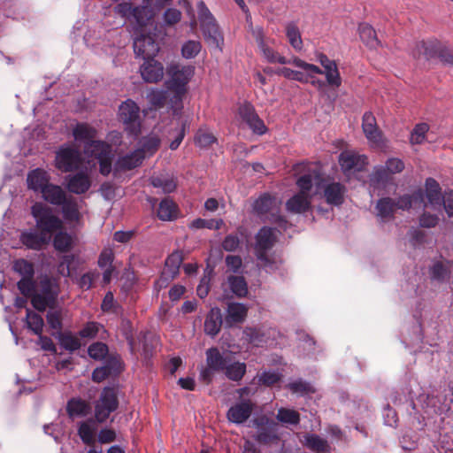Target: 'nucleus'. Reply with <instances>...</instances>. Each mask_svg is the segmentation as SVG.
I'll use <instances>...</instances> for the list:
<instances>
[{
    "label": "nucleus",
    "instance_id": "nucleus-45",
    "mask_svg": "<svg viewBox=\"0 0 453 453\" xmlns=\"http://www.w3.org/2000/svg\"><path fill=\"white\" fill-rule=\"evenodd\" d=\"M321 71V74H325L329 86L339 88L342 85V78L335 61L332 62L331 65L323 66Z\"/></svg>",
    "mask_w": 453,
    "mask_h": 453
},
{
    "label": "nucleus",
    "instance_id": "nucleus-33",
    "mask_svg": "<svg viewBox=\"0 0 453 453\" xmlns=\"http://www.w3.org/2000/svg\"><path fill=\"white\" fill-rule=\"evenodd\" d=\"M157 214L160 220L173 221L179 218L180 210L173 199L166 197L159 203Z\"/></svg>",
    "mask_w": 453,
    "mask_h": 453
},
{
    "label": "nucleus",
    "instance_id": "nucleus-29",
    "mask_svg": "<svg viewBox=\"0 0 453 453\" xmlns=\"http://www.w3.org/2000/svg\"><path fill=\"white\" fill-rule=\"evenodd\" d=\"M144 159V153L141 150H135L125 156L119 157L116 162L117 171H127L139 166Z\"/></svg>",
    "mask_w": 453,
    "mask_h": 453
},
{
    "label": "nucleus",
    "instance_id": "nucleus-60",
    "mask_svg": "<svg viewBox=\"0 0 453 453\" xmlns=\"http://www.w3.org/2000/svg\"><path fill=\"white\" fill-rule=\"evenodd\" d=\"M88 353L91 358L101 360L107 355L108 347L103 342H95L88 347Z\"/></svg>",
    "mask_w": 453,
    "mask_h": 453
},
{
    "label": "nucleus",
    "instance_id": "nucleus-63",
    "mask_svg": "<svg viewBox=\"0 0 453 453\" xmlns=\"http://www.w3.org/2000/svg\"><path fill=\"white\" fill-rule=\"evenodd\" d=\"M288 388L293 392L296 394H308V393H313L314 389L312 386L302 380H296L294 382H291L288 385Z\"/></svg>",
    "mask_w": 453,
    "mask_h": 453
},
{
    "label": "nucleus",
    "instance_id": "nucleus-4",
    "mask_svg": "<svg viewBox=\"0 0 453 453\" xmlns=\"http://www.w3.org/2000/svg\"><path fill=\"white\" fill-rule=\"evenodd\" d=\"M304 168L308 169L309 175H316L313 185L317 191H323V196L328 204L339 206L343 203L346 192L343 184L326 179L322 174L320 166L315 163L306 164Z\"/></svg>",
    "mask_w": 453,
    "mask_h": 453
},
{
    "label": "nucleus",
    "instance_id": "nucleus-2",
    "mask_svg": "<svg viewBox=\"0 0 453 453\" xmlns=\"http://www.w3.org/2000/svg\"><path fill=\"white\" fill-rule=\"evenodd\" d=\"M97 130L88 123L80 122L73 127L74 140L84 143V154L97 160L100 173L106 176L111 172L112 148L104 141L95 140Z\"/></svg>",
    "mask_w": 453,
    "mask_h": 453
},
{
    "label": "nucleus",
    "instance_id": "nucleus-24",
    "mask_svg": "<svg viewBox=\"0 0 453 453\" xmlns=\"http://www.w3.org/2000/svg\"><path fill=\"white\" fill-rule=\"evenodd\" d=\"M140 73L146 82H157L164 76V66L154 58L145 59L140 67Z\"/></svg>",
    "mask_w": 453,
    "mask_h": 453
},
{
    "label": "nucleus",
    "instance_id": "nucleus-5",
    "mask_svg": "<svg viewBox=\"0 0 453 453\" xmlns=\"http://www.w3.org/2000/svg\"><path fill=\"white\" fill-rule=\"evenodd\" d=\"M276 242L275 229L262 227L256 235L255 255L257 259V266L266 273H273L279 269L280 261L272 257L267 252Z\"/></svg>",
    "mask_w": 453,
    "mask_h": 453
},
{
    "label": "nucleus",
    "instance_id": "nucleus-62",
    "mask_svg": "<svg viewBox=\"0 0 453 453\" xmlns=\"http://www.w3.org/2000/svg\"><path fill=\"white\" fill-rule=\"evenodd\" d=\"M41 294L50 296L54 293V299H57L58 295V287L55 280L45 277L40 282Z\"/></svg>",
    "mask_w": 453,
    "mask_h": 453
},
{
    "label": "nucleus",
    "instance_id": "nucleus-30",
    "mask_svg": "<svg viewBox=\"0 0 453 453\" xmlns=\"http://www.w3.org/2000/svg\"><path fill=\"white\" fill-rule=\"evenodd\" d=\"M96 419L88 418L78 423V435L81 441L88 446L94 445L96 442V434L97 426Z\"/></svg>",
    "mask_w": 453,
    "mask_h": 453
},
{
    "label": "nucleus",
    "instance_id": "nucleus-61",
    "mask_svg": "<svg viewBox=\"0 0 453 453\" xmlns=\"http://www.w3.org/2000/svg\"><path fill=\"white\" fill-rule=\"evenodd\" d=\"M182 13L176 8H168L163 14V22L165 26H173L181 19Z\"/></svg>",
    "mask_w": 453,
    "mask_h": 453
},
{
    "label": "nucleus",
    "instance_id": "nucleus-31",
    "mask_svg": "<svg viewBox=\"0 0 453 453\" xmlns=\"http://www.w3.org/2000/svg\"><path fill=\"white\" fill-rule=\"evenodd\" d=\"M150 183L163 194H170L177 188V180L173 175L160 173L150 178Z\"/></svg>",
    "mask_w": 453,
    "mask_h": 453
},
{
    "label": "nucleus",
    "instance_id": "nucleus-50",
    "mask_svg": "<svg viewBox=\"0 0 453 453\" xmlns=\"http://www.w3.org/2000/svg\"><path fill=\"white\" fill-rule=\"evenodd\" d=\"M55 302L56 299H54V293L50 296H45L41 293H35L32 295V305L39 311H44L47 307H51Z\"/></svg>",
    "mask_w": 453,
    "mask_h": 453
},
{
    "label": "nucleus",
    "instance_id": "nucleus-58",
    "mask_svg": "<svg viewBox=\"0 0 453 453\" xmlns=\"http://www.w3.org/2000/svg\"><path fill=\"white\" fill-rule=\"evenodd\" d=\"M13 269L20 274L22 278L34 276V266L32 263L25 259H18L14 262Z\"/></svg>",
    "mask_w": 453,
    "mask_h": 453
},
{
    "label": "nucleus",
    "instance_id": "nucleus-57",
    "mask_svg": "<svg viewBox=\"0 0 453 453\" xmlns=\"http://www.w3.org/2000/svg\"><path fill=\"white\" fill-rule=\"evenodd\" d=\"M216 141V137L206 129H199L195 136V143L200 148H208Z\"/></svg>",
    "mask_w": 453,
    "mask_h": 453
},
{
    "label": "nucleus",
    "instance_id": "nucleus-48",
    "mask_svg": "<svg viewBox=\"0 0 453 453\" xmlns=\"http://www.w3.org/2000/svg\"><path fill=\"white\" fill-rule=\"evenodd\" d=\"M53 239L54 248L61 252L68 251L73 244V237L72 234L58 230Z\"/></svg>",
    "mask_w": 453,
    "mask_h": 453
},
{
    "label": "nucleus",
    "instance_id": "nucleus-42",
    "mask_svg": "<svg viewBox=\"0 0 453 453\" xmlns=\"http://www.w3.org/2000/svg\"><path fill=\"white\" fill-rule=\"evenodd\" d=\"M424 203V194L421 189L415 191L411 196L404 195L397 199L395 203V208L401 210H409L412 204L422 205Z\"/></svg>",
    "mask_w": 453,
    "mask_h": 453
},
{
    "label": "nucleus",
    "instance_id": "nucleus-26",
    "mask_svg": "<svg viewBox=\"0 0 453 453\" xmlns=\"http://www.w3.org/2000/svg\"><path fill=\"white\" fill-rule=\"evenodd\" d=\"M152 3L153 0H143L142 6H136L133 10L132 19L140 28L153 22L156 12L151 7Z\"/></svg>",
    "mask_w": 453,
    "mask_h": 453
},
{
    "label": "nucleus",
    "instance_id": "nucleus-54",
    "mask_svg": "<svg viewBox=\"0 0 453 453\" xmlns=\"http://www.w3.org/2000/svg\"><path fill=\"white\" fill-rule=\"evenodd\" d=\"M159 144L160 140L157 135H149L147 137H143L140 141L141 147L137 150H142L145 157L146 156H151L154 154L157 150Z\"/></svg>",
    "mask_w": 453,
    "mask_h": 453
},
{
    "label": "nucleus",
    "instance_id": "nucleus-53",
    "mask_svg": "<svg viewBox=\"0 0 453 453\" xmlns=\"http://www.w3.org/2000/svg\"><path fill=\"white\" fill-rule=\"evenodd\" d=\"M276 418L280 423L286 425H297L300 422L299 413L295 410L287 408H280Z\"/></svg>",
    "mask_w": 453,
    "mask_h": 453
},
{
    "label": "nucleus",
    "instance_id": "nucleus-19",
    "mask_svg": "<svg viewBox=\"0 0 453 453\" xmlns=\"http://www.w3.org/2000/svg\"><path fill=\"white\" fill-rule=\"evenodd\" d=\"M134 51L136 57L143 60L154 58L159 51V46L151 35H141L134 40Z\"/></svg>",
    "mask_w": 453,
    "mask_h": 453
},
{
    "label": "nucleus",
    "instance_id": "nucleus-13",
    "mask_svg": "<svg viewBox=\"0 0 453 453\" xmlns=\"http://www.w3.org/2000/svg\"><path fill=\"white\" fill-rule=\"evenodd\" d=\"M249 31L251 33L258 46L259 50L267 62L279 63L281 65L290 63V60L280 55L275 50L270 47L268 41L265 39V32L262 27H253L252 23H250L249 25Z\"/></svg>",
    "mask_w": 453,
    "mask_h": 453
},
{
    "label": "nucleus",
    "instance_id": "nucleus-12",
    "mask_svg": "<svg viewBox=\"0 0 453 453\" xmlns=\"http://www.w3.org/2000/svg\"><path fill=\"white\" fill-rule=\"evenodd\" d=\"M281 201L269 194H264L257 198L253 203V211L260 217H265L273 222L287 221L279 214Z\"/></svg>",
    "mask_w": 453,
    "mask_h": 453
},
{
    "label": "nucleus",
    "instance_id": "nucleus-56",
    "mask_svg": "<svg viewBox=\"0 0 453 453\" xmlns=\"http://www.w3.org/2000/svg\"><path fill=\"white\" fill-rule=\"evenodd\" d=\"M429 131V126L426 123H418L412 129L410 135V142L412 145L421 144L426 141V134Z\"/></svg>",
    "mask_w": 453,
    "mask_h": 453
},
{
    "label": "nucleus",
    "instance_id": "nucleus-14",
    "mask_svg": "<svg viewBox=\"0 0 453 453\" xmlns=\"http://www.w3.org/2000/svg\"><path fill=\"white\" fill-rule=\"evenodd\" d=\"M404 169V163L396 157L388 158L385 165H379L373 168L370 176L372 185L385 183L390 180L391 175L399 173Z\"/></svg>",
    "mask_w": 453,
    "mask_h": 453
},
{
    "label": "nucleus",
    "instance_id": "nucleus-39",
    "mask_svg": "<svg viewBox=\"0 0 453 453\" xmlns=\"http://www.w3.org/2000/svg\"><path fill=\"white\" fill-rule=\"evenodd\" d=\"M360 39L370 49H376L380 45L374 28L368 23H361L358 26Z\"/></svg>",
    "mask_w": 453,
    "mask_h": 453
},
{
    "label": "nucleus",
    "instance_id": "nucleus-37",
    "mask_svg": "<svg viewBox=\"0 0 453 453\" xmlns=\"http://www.w3.org/2000/svg\"><path fill=\"white\" fill-rule=\"evenodd\" d=\"M426 196L428 203L434 207L441 206L443 196L439 183L433 178L426 180Z\"/></svg>",
    "mask_w": 453,
    "mask_h": 453
},
{
    "label": "nucleus",
    "instance_id": "nucleus-49",
    "mask_svg": "<svg viewBox=\"0 0 453 453\" xmlns=\"http://www.w3.org/2000/svg\"><path fill=\"white\" fill-rule=\"evenodd\" d=\"M227 282L231 291L238 297H244L248 294V286L242 276H229Z\"/></svg>",
    "mask_w": 453,
    "mask_h": 453
},
{
    "label": "nucleus",
    "instance_id": "nucleus-6",
    "mask_svg": "<svg viewBox=\"0 0 453 453\" xmlns=\"http://www.w3.org/2000/svg\"><path fill=\"white\" fill-rule=\"evenodd\" d=\"M197 14L204 40L209 44L219 49V51H222L224 36L216 19L203 1H200L197 4Z\"/></svg>",
    "mask_w": 453,
    "mask_h": 453
},
{
    "label": "nucleus",
    "instance_id": "nucleus-8",
    "mask_svg": "<svg viewBox=\"0 0 453 453\" xmlns=\"http://www.w3.org/2000/svg\"><path fill=\"white\" fill-rule=\"evenodd\" d=\"M119 407V399L117 391L114 388H104L95 402L94 415L97 423H104L111 413L114 412Z\"/></svg>",
    "mask_w": 453,
    "mask_h": 453
},
{
    "label": "nucleus",
    "instance_id": "nucleus-52",
    "mask_svg": "<svg viewBox=\"0 0 453 453\" xmlns=\"http://www.w3.org/2000/svg\"><path fill=\"white\" fill-rule=\"evenodd\" d=\"M26 321L28 328L32 330L35 334L40 335L42 333L44 322L41 315L27 309Z\"/></svg>",
    "mask_w": 453,
    "mask_h": 453
},
{
    "label": "nucleus",
    "instance_id": "nucleus-35",
    "mask_svg": "<svg viewBox=\"0 0 453 453\" xmlns=\"http://www.w3.org/2000/svg\"><path fill=\"white\" fill-rule=\"evenodd\" d=\"M66 412L70 418L86 417L90 412L89 404L80 397H73L66 403Z\"/></svg>",
    "mask_w": 453,
    "mask_h": 453
},
{
    "label": "nucleus",
    "instance_id": "nucleus-40",
    "mask_svg": "<svg viewBox=\"0 0 453 453\" xmlns=\"http://www.w3.org/2000/svg\"><path fill=\"white\" fill-rule=\"evenodd\" d=\"M225 375L231 380L238 381L242 379L246 372V365L242 362L234 361L233 357L229 358V363L224 370Z\"/></svg>",
    "mask_w": 453,
    "mask_h": 453
},
{
    "label": "nucleus",
    "instance_id": "nucleus-20",
    "mask_svg": "<svg viewBox=\"0 0 453 453\" xmlns=\"http://www.w3.org/2000/svg\"><path fill=\"white\" fill-rule=\"evenodd\" d=\"M239 114L242 121H244L249 127L257 134H264L266 133L267 128L264 121L256 113L252 104L244 103L239 107Z\"/></svg>",
    "mask_w": 453,
    "mask_h": 453
},
{
    "label": "nucleus",
    "instance_id": "nucleus-22",
    "mask_svg": "<svg viewBox=\"0 0 453 453\" xmlns=\"http://www.w3.org/2000/svg\"><path fill=\"white\" fill-rule=\"evenodd\" d=\"M65 181L66 188L75 195H82L91 187V178L88 170L66 176Z\"/></svg>",
    "mask_w": 453,
    "mask_h": 453
},
{
    "label": "nucleus",
    "instance_id": "nucleus-9",
    "mask_svg": "<svg viewBox=\"0 0 453 453\" xmlns=\"http://www.w3.org/2000/svg\"><path fill=\"white\" fill-rule=\"evenodd\" d=\"M118 118L129 134L134 136L139 134L141 131L140 107L134 101L127 99L123 102L119 107Z\"/></svg>",
    "mask_w": 453,
    "mask_h": 453
},
{
    "label": "nucleus",
    "instance_id": "nucleus-47",
    "mask_svg": "<svg viewBox=\"0 0 453 453\" xmlns=\"http://www.w3.org/2000/svg\"><path fill=\"white\" fill-rule=\"evenodd\" d=\"M321 71V74H325L329 86L339 88L342 85V78L335 61L332 62L331 65L323 66Z\"/></svg>",
    "mask_w": 453,
    "mask_h": 453
},
{
    "label": "nucleus",
    "instance_id": "nucleus-43",
    "mask_svg": "<svg viewBox=\"0 0 453 453\" xmlns=\"http://www.w3.org/2000/svg\"><path fill=\"white\" fill-rule=\"evenodd\" d=\"M286 36L289 44L296 51H301L303 50V42L300 30L296 23L288 22L286 25Z\"/></svg>",
    "mask_w": 453,
    "mask_h": 453
},
{
    "label": "nucleus",
    "instance_id": "nucleus-21",
    "mask_svg": "<svg viewBox=\"0 0 453 453\" xmlns=\"http://www.w3.org/2000/svg\"><path fill=\"white\" fill-rule=\"evenodd\" d=\"M182 261L183 257L180 251H174L168 256L161 277L157 281V284H159L161 288L165 287L168 281L173 280L179 274Z\"/></svg>",
    "mask_w": 453,
    "mask_h": 453
},
{
    "label": "nucleus",
    "instance_id": "nucleus-55",
    "mask_svg": "<svg viewBox=\"0 0 453 453\" xmlns=\"http://www.w3.org/2000/svg\"><path fill=\"white\" fill-rule=\"evenodd\" d=\"M65 314L66 311L60 309L50 310L47 313V322L51 329L57 331L56 334L62 330V319Z\"/></svg>",
    "mask_w": 453,
    "mask_h": 453
},
{
    "label": "nucleus",
    "instance_id": "nucleus-32",
    "mask_svg": "<svg viewBox=\"0 0 453 453\" xmlns=\"http://www.w3.org/2000/svg\"><path fill=\"white\" fill-rule=\"evenodd\" d=\"M42 197L47 203L59 206L65 203L68 195L59 185L50 183L45 189L41 193Z\"/></svg>",
    "mask_w": 453,
    "mask_h": 453
},
{
    "label": "nucleus",
    "instance_id": "nucleus-25",
    "mask_svg": "<svg viewBox=\"0 0 453 453\" xmlns=\"http://www.w3.org/2000/svg\"><path fill=\"white\" fill-rule=\"evenodd\" d=\"M49 173L42 168H36L28 172L27 176V188L35 193H42L50 183Z\"/></svg>",
    "mask_w": 453,
    "mask_h": 453
},
{
    "label": "nucleus",
    "instance_id": "nucleus-10",
    "mask_svg": "<svg viewBox=\"0 0 453 453\" xmlns=\"http://www.w3.org/2000/svg\"><path fill=\"white\" fill-rule=\"evenodd\" d=\"M80 150L69 144L62 145L56 153L55 167L62 173L78 170L82 164Z\"/></svg>",
    "mask_w": 453,
    "mask_h": 453
},
{
    "label": "nucleus",
    "instance_id": "nucleus-38",
    "mask_svg": "<svg viewBox=\"0 0 453 453\" xmlns=\"http://www.w3.org/2000/svg\"><path fill=\"white\" fill-rule=\"evenodd\" d=\"M303 445L316 453H328L330 447L327 441L314 434H307L303 436Z\"/></svg>",
    "mask_w": 453,
    "mask_h": 453
},
{
    "label": "nucleus",
    "instance_id": "nucleus-36",
    "mask_svg": "<svg viewBox=\"0 0 453 453\" xmlns=\"http://www.w3.org/2000/svg\"><path fill=\"white\" fill-rule=\"evenodd\" d=\"M59 206H61L62 215L65 221L73 223L80 220L81 213L79 205L76 199L72 196H68L65 203H61Z\"/></svg>",
    "mask_w": 453,
    "mask_h": 453
},
{
    "label": "nucleus",
    "instance_id": "nucleus-34",
    "mask_svg": "<svg viewBox=\"0 0 453 453\" xmlns=\"http://www.w3.org/2000/svg\"><path fill=\"white\" fill-rule=\"evenodd\" d=\"M222 326V314L218 307L211 309L207 314L204 321V332L206 334L214 337L216 336Z\"/></svg>",
    "mask_w": 453,
    "mask_h": 453
},
{
    "label": "nucleus",
    "instance_id": "nucleus-18",
    "mask_svg": "<svg viewBox=\"0 0 453 453\" xmlns=\"http://www.w3.org/2000/svg\"><path fill=\"white\" fill-rule=\"evenodd\" d=\"M362 129L372 148H381L384 145L382 134L372 112L367 111L364 114Z\"/></svg>",
    "mask_w": 453,
    "mask_h": 453
},
{
    "label": "nucleus",
    "instance_id": "nucleus-3",
    "mask_svg": "<svg viewBox=\"0 0 453 453\" xmlns=\"http://www.w3.org/2000/svg\"><path fill=\"white\" fill-rule=\"evenodd\" d=\"M166 73L169 78L165 84L167 89L174 93L171 101L172 104H175L174 111H176L182 107V96L187 92L188 83L195 74V66L191 65H180L173 63L167 66Z\"/></svg>",
    "mask_w": 453,
    "mask_h": 453
},
{
    "label": "nucleus",
    "instance_id": "nucleus-11",
    "mask_svg": "<svg viewBox=\"0 0 453 453\" xmlns=\"http://www.w3.org/2000/svg\"><path fill=\"white\" fill-rule=\"evenodd\" d=\"M289 60V64L301 68L303 72L283 67L280 68L276 72L278 75H281L286 79L296 81L302 83H308L310 81V78H312L313 73H322V71L319 66L313 64L306 63L299 58L296 57Z\"/></svg>",
    "mask_w": 453,
    "mask_h": 453
},
{
    "label": "nucleus",
    "instance_id": "nucleus-15",
    "mask_svg": "<svg viewBox=\"0 0 453 453\" xmlns=\"http://www.w3.org/2000/svg\"><path fill=\"white\" fill-rule=\"evenodd\" d=\"M257 428L256 441L260 443H270L279 439L278 424L265 415L259 416L252 420Z\"/></svg>",
    "mask_w": 453,
    "mask_h": 453
},
{
    "label": "nucleus",
    "instance_id": "nucleus-27",
    "mask_svg": "<svg viewBox=\"0 0 453 453\" xmlns=\"http://www.w3.org/2000/svg\"><path fill=\"white\" fill-rule=\"evenodd\" d=\"M248 310V306L243 303H228L225 318L226 325L227 326H233L236 324L242 323L247 317Z\"/></svg>",
    "mask_w": 453,
    "mask_h": 453
},
{
    "label": "nucleus",
    "instance_id": "nucleus-7",
    "mask_svg": "<svg viewBox=\"0 0 453 453\" xmlns=\"http://www.w3.org/2000/svg\"><path fill=\"white\" fill-rule=\"evenodd\" d=\"M316 175H309L307 171L296 180L299 192L286 203V209L291 213H303L311 208L312 195L311 194Z\"/></svg>",
    "mask_w": 453,
    "mask_h": 453
},
{
    "label": "nucleus",
    "instance_id": "nucleus-64",
    "mask_svg": "<svg viewBox=\"0 0 453 453\" xmlns=\"http://www.w3.org/2000/svg\"><path fill=\"white\" fill-rule=\"evenodd\" d=\"M281 375L280 373L274 371H265L262 372L258 377V381L260 384H264L265 386H273L275 383L280 380Z\"/></svg>",
    "mask_w": 453,
    "mask_h": 453
},
{
    "label": "nucleus",
    "instance_id": "nucleus-28",
    "mask_svg": "<svg viewBox=\"0 0 453 453\" xmlns=\"http://www.w3.org/2000/svg\"><path fill=\"white\" fill-rule=\"evenodd\" d=\"M205 354L206 365L215 372H224L231 357L230 353H221L218 348H210Z\"/></svg>",
    "mask_w": 453,
    "mask_h": 453
},
{
    "label": "nucleus",
    "instance_id": "nucleus-1",
    "mask_svg": "<svg viewBox=\"0 0 453 453\" xmlns=\"http://www.w3.org/2000/svg\"><path fill=\"white\" fill-rule=\"evenodd\" d=\"M31 214L35 220L37 229L30 228L22 231L19 241L29 250H41L50 243L52 234L62 229L63 222L54 215L51 208L42 203L33 204Z\"/></svg>",
    "mask_w": 453,
    "mask_h": 453
},
{
    "label": "nucleus",
    "instance_id": "nucleus-51",
    "mask_svg": "<svg viewBox=\"0 0 453 453\" xmlns=\"http://www.w3.org/2000/svg\"><path fill=\"white\" fill-rule=\"evenodd\" d=\"M202 50V43L197 40H188L183 42L180 49V53L185 59H193L200 53Z\"/></svg>",
    "mask_w": 453,
    "mask_h": 453
},
{
    "label": "nucleus",
    "instance_id": "nucleus-59",
    "mask_svg": "<svg viewBox=\"0 0 453 453\" xmlns=\"http://www.w3.org/2000/svg\"><path fill=\"white\" fill-rule=\"evenodd\" d=\"M101 327L102 326L97 322H88L79 331V336L85 339H93L97 335Z\"/></svg>",
    "mask_w": 453,
    "mask_h": 453
},
{
    "label": "nucleus",
    "instance_id": "nucleus-46",
    "mask_svg": "<svg viewBox=\"0 0 453 453\" xmlns=\"http://www.w3.org/2000/svg\"><path fill=\"white\" fill-rule=\"evenodd\" d=\"M321 71V74H325L329 86L339 88L342 85V78L335 61L332 62L331 65L323 66Z\"/></svg>",
    "mask_w": 453,
    "mask_h": 453
},
{
    "label": "nucleus",
    "instance_id": "nucleus-41",
    "mask_svg": "<svg viewBox=\"0 0 453 453\" xmlns=\"http://www.w3.org/2000/svg\"><path fill=\"white\" fill-rule=\"evenodd\" d=\"M53 335L58 340L60 346L68 350L75 351L81 348V342L79 338L71 332H59L58 334Z\"/></svg>",
    "mask_w": 453,
    "mask_h": 453
},
{
    "label": "nucleus",
    "instance_id": "nucleus-17",
    "mask_svg": "<svg viewBox=\"0 0 453 453\" xmlns=\"http://www.w3.org/2000/svg\"><path fill=\"white\" fill-rule=\"evenodd\" d=\"M418 47L423 50L426 59L437 57L446 65H453V50L441 45L439 42H420Z\"/></svg>",
    "mask_w": 453,
    "mask_h": 453
},
{
    "label": "nucleus",
    "instance_id": "nucleus-44",
    "mask_svg": "<svg viewBox=\"0 0 453 453\" xmlns=\"http://www.w3.org/2000/svg\"><path fill=\"white\" fill-rule=\"evenodd\" d=\"M395 208V202L392 198L379 199L376 204L377 217L382 221L390 219L393 218Z\"/></svg>",
    "mask_w": 453,
    "mask_h": 453
},
{
    "label": "nucleus",
    "instance_id": "nucleus-16",
    "mask_svg": "<svg viewBox=\"0 0 453 453\" xmlns=\"http://www.w3.org/2000/svg\"><path fill=\"white\" fill-rule=\"evenodd\" d=\"M339 165L344 174L361 172L368 165V157L353 150L342 151L338 158Z\"/></svg>",
    "mask_w": 453,
    "mask_h": 453
},
{
    "label": "nucleus",
    "instance_id": "nucleus-23",
    "mask_svg": "<svg viewBox=\"0 0 453 453\" xmlns=\"http://www.w3.org/2000/svg\"><path fill=\"white\" fill-rule=\"evenodd\" d=\"M254 405L250 400H243L237 403L227 411V419L237 425L243 424L250 417Z\"/></svg>",
    "mask_w": 453,
    "mask_h": 453
}]
</instances>
